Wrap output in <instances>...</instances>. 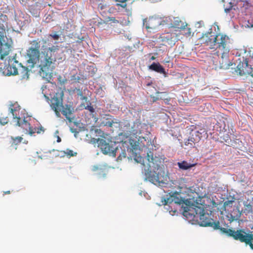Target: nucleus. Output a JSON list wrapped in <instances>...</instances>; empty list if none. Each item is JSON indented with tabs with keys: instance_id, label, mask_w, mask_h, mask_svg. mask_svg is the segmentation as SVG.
I'll list each match as a JSON object with an SVG mask.
<instances>
[{
	"instance_id": "f257e3e1",
	"label": "nucleus",
	"mask_w": 253,
	"mask_h": 253,
	"mask_svg": "<svg viewBox=\"0 0 253 253\" xmlns=\"http://www.w3.org/2000/svg\"><path fill=\"white\" fill-rule=\"evenodd\" d=\"M58 45H52L51 47L45 48L42 52L40 56V51L29 48L27 51L28 57L27 62L31 64L29 66L32 68L37 63L40 68L39 74L43 79L48 80L51 79L52 72L54 69V64L56 61L61 59L59 56L60 52Z\"/></svg>"
},
{
	"instance_id": "f03ea898",
	"label": "nucleus",
	"mask_w": 253,
	"mask_h": 253,
	"mask_svg": "<svg viewBox=\"0 0 253 253\" xmlns=\"http://www.w3.org/2000/svg\"><path fill=\"white\" fill-rule=\"evenodd\" d=\"M201 39L211 49H214L215 54L219 56V53H229L230 39L226 35L215 34L211 30L204 34Z\"/></svg>"
},
{
	"instance_id": "7ed1b4c3",
	"label": "nucleus",
	"mask_w": 253,
	"mask_h": 253,
	"mask_svg": "<svg viewBox=\"0 0 253 253\" xmlns=\"http://www.w3.org/2000/svg\"><path fill=\"white\" fill-rule=\"evenodd\" d=\"M147 160L148 162L146 165L143 164L146 179L155 185L165 186L166 183L164 181V177L160 175L159 172L156 171V170H158L160 168L162 163L160 158L154 157L148 153Z\"/></svg>"
},
{
	"instance_id": "20e7f679",
	"label": "nucleus",
	"mask_w": 253,
	"mask_h": 253,
	"mask_svg": "<svg viewBox=\"0 0 253 253\" xmlns=\"http://www.w3.org/2000/svg\"><path fill=\"white\" fill-rule=\"evenodd\" d=\"M183 208V215L187 218H199V223L202 226H210L214 229H220L222 227H220V223L218 221H213L208 213H205L204 209L200 207H195V208L185 206L181 207Z\"/></svg>"
},
{
	"instance_id": "39448f33",
	"label": "nucleus",
	"mask_w": 253,
	"mask_h": 253,
	"mask_svg": "<svg viewBox=\"0 0 253 253\" xmlns=\"http://www.w3.org/2000/svg\"><path fill=\"white\" fill-rule=\"evenodd\" d=\"M64 93L61 91L60 93H56L51 98L50 102V106L54 111L57 117H60V112L66 117V119L71 123L73 119L70 117L73 112V109L70 105H66L65 106L63 105V96Z\"/></svg>"
},
{
	"instance_id": "423d86ee",
	"label": "nucleus",
	"mask_w": 253,
	"mask_h": 253,
	"mask_svg": "<svg viewBox=\"0 0 253 253\" xmlns=\"http://www.w3.org/2000/svg\"><path fill=\"white\" fill-rule=\"evenodd\" d=\"M20 109V106L18 105L14 108H10V112L13 116V122L16 126L20 127L25 133L28 134L31 136H32L35 133L40 134L44 132V129L42 126L33 127L29 121L26 120L25 118L22 119L18 116L17 112Z\"/></svg>"
},
{
	"instance_id": "0eeeda50",
	"label": "nucleus",
	"mask_w": 253,
	"mask_h": 253,
	"mask_svg": "<svg viewBox=\"0 0 253 253\" xmlns=\"http://www.w3.org/2000/svg\"><path fill=\"white\" fill-rule=\"evenodd\" d=\"M150 133L148 130V126L146 124L136 121L133 123L128 134L131 137L137 139L138 145L145 146L149 144L148 135Z\"/></svg>"
},
{
	"instance_id": "6e6552de",
	"label": "nucleus",
	"mask_w": 253,
	"mask_h": 253,
	"mask_svg": "<svg viewBox=\"0 0 253 253\" xmlns=\"http://www.w3.org/2000/svg\"><path fill=\"white\" fill-rule=\"evenodd\" d=\"M252 231L249 230L247 232L244 229H238L236 231L232 229L222 228L220 231L227 236L232 237L234 240L245 243L250 246L253 250V229Z\"/></svg>"
},
{
	"instance_id": "1a4fd4ad",
	"label": "nucleus",
	"mask_w": 253,
	"mask_h": 253,
	"mask_svg": "<svg viewBox=\"0 0 253 253\" xmlns=\"http://www.w3.org/2000/svg\"><path fill=\"white\" fill-rule=\"evenodd\" d=\"M250 57L240 56L236 61L237 68L241 75L248 74L253 77V52H250Z\"/></svg>"
},
{
	"instance_id": "9d476101",
	"label": "nucleus",
	"mask_w": 253,
	"mask_h": 253,
	"mask_svg": "<svg viewBox=\"0 0 253 253\" xmlns=\"http://www.w3.org/2000/svg\"><path fill=\"white\" fill-rule=\"evenodd\" d=\"M187 200H185L183 199H178L173 196H171L170 197L168 198L162 197L161 199L162 205L164 206H168L169 207L168 208H166V209L169 211L170 213L171 212L174 213L177 212V209L175 208V205L185 204L187 206Z\"/></svg>"
},
{
	"instance_id": "9b49d317",
	"label": "nucleus",
	"mask_w": 253,
	"mask_h": 253,
	"mask_svg": "<svg viewBox=\"0 0 253 253\" xmlns=\"http://www.w3.org/2000/svg\"><path fill=\"white\" fill-rule=\"evenodd\" d=\"M98 147L101 149L102 153L104 154H108L110 156L115 157L117 152L118 148H114L112 145H110L105 140L102 138L97 139Z\"/></svg>"
},
{
	"instance_id": "f8f14e48",
	"label": "nucleus",
	"mask_w": 253,
	"mask_h": 253,
	"mask_svg": "<svg viewBox=\"0 0 253 253\" xmlns=\"http://www.w3.org/2000/svg\"><path fill=\"white\" fill-rule=\"evenodd\" d=\"M205 132L206 131L204 128H201L199 130H192L187 141L185 142V145H190V147H194L195 143L200 141L202 137V134Z\"/></svg>"
},
{
	"instance_id": "ddd939ff",
	"label": "nucleus",
	"mask_w": 253,
	"mask_h": 253,
	"mask_svg": "<svg viewBox=\"0 0 253 253\" xmlns=\"http://www.w3.org/2000/svg\"><path fill=\"white\" fill-rule=\"evenodd\" d=\"M161 39L164 44L172 46L179 39L178 35L174 32H168L162 34Z\"/></svg>"
},
{
	"instance_id": "4468645a",
	"label": "nucleus",
	"mask_w": 253,
	"mask_h": 253,
	"mask_svg": "<svg viewBox=\"0 0 253 253\" xmlns=\"http://www.w3.org/2000/svg\"><path fill=\"white\" fill-rule=\"evenodd\" d=\"M100 125L112 127L114 124H118L119 122L117 120L114 119L113 116L109 114L104 115L101 118Z\"/></svg>"
},
{
	"instance_id": "2eb2a0df",
	"label": "nucleus",
	"mask_w": 253,
	"mask_h": 253,
	"mask_svg": "<svg viewBox=\"0 0 253 253\" xmlns=\"http://www.w3.org/2000/svg\"><path fill=\"white\" fill-rule=\"evenodd\" d=\"M221 55V60H219L220 68L227 69L232 65L229 61L228 53H219V56Z\"/></svg>"
},
{
	"instance_id": "dca6fc26",
	"label": "nucleus",
	"mask_w": 253,
	"mask_h": 253,
	"mask_svg": "<svg viewBox=\"0 0 253 253\" xmlns=\"http://www.w3.org/2000/svg\"><path fill=\"white\" fill-rule=\"evenodd\" d=\"M172 25L173 27L179 29L180 30L187 26L186 22L179 17H174L173 18Z\"/></svg>"
},
{
	"instance_id": "f3484780",
	"label": "nucleus",
	"mask_w": 253,
	"mask_h": 253,
	"mask_svg": "<svg viewBox=\"0 0 253 253\" xmlns=\"http://www.w3.org/2000/svg\"><path fill=\"white\" fill-rule=\"evenodd\" d=\"M149 69L157 73L163 74L165 75V76H166L165 69L159 63L153 62L149 66Z\"/></svg>"
},
{
	"instance_id": "a211bd4d",
	"label": "nucleus",
	"mask_w": 253,
	"mask_h": 253,
	"mask_svg": "<svg viewBox=\"0 0 253 253\" xmlns=\"http://www.w3.org/2000/svg\"><path fill=\"white\" fill-rule=\"evenodd\" d=\"M78 90L79 91L78 95L82 96V100H85L86 102V105H85L84 103H82V105L84 106L85 109L88 110L91 113H93L94 112V109L93 106L91 105V104L90 102L88 100L87 97L86 96H83L82 91L80 89H78Z\"/></svg>"
},
{
	"instance_id": "6ab92c4d",
	"label": "nucleus",
	"mask_w": 253,
	"mask_h": 253,
	"mask_svg": "<svg viewBox=\"0 0 253 253\" xmlns=\"http://www.w3.org/2000/svg\"><path fill=\"white\" fill-rule=\"evenodd\" d=\"M177 165L179 169L183 170H186L191 168L193 165L188 163L187 162L183 161L182 162H178Z\"/></svg>"
},
{
	"instance_id": "aec40b11",
	"label": "nucleus",
	"mask_w": 253,
	"mask_h": 253,
	"mask_svg": "<svg viewBox=\"0 0 253 253\" xmlns=\"http://www.w3.org/2000/svg\"><path fill=\"white\" fill-rule=\"evenodd\" d=\"M40 41L38 39L36 40H33L31 42V46L29 48H33L35 50H37L40 51L41 47V43Z\"/></svg>"
},
{
	"instance_id": "412c9836",
	"label": "nucleus",
	"mask_w": 253,
	"mask_h": 253,
	"mask_svg": "<svg viewBox=\"0 0 253 253\" xmlns=\"http://www.w3.org/2000/svg\"><path fill=\"white\" fill-rule=\"evenodd\" d=\"M180 31H182V34L186 37H189L191 35V29L188 27L187 26L185 27L184 28H182Z\"/></svg>"
},
{
	"instance_id": "4be33fe9",
	"label": "nucleus",
	"mask_w": 253,
	"mask_h": 253,
	"mask_svg": "<svg viewBox=\"0 0 253 253\" xmlns=\"http://www.w3.org/2000/svg\"><path fill=\"white\" fill-rule=\"evenodd\" d=\"M11 139L12 140V143L15 145H17L20 143L23 140V138L21 136H17V137H11Z\"/></svg>"
},
{
	"instance_id": "5701e85b",
	"label": "nucleus",
	"mask_w": 253,
	"mask_h": 253,
	"mask_svg": "<svg viewBox=\"0 0 253 253\" xmlns=\"http://www.w3.org/2000/svg\"><path fill=\"white\" fill-rule=\"evenodd\" d=\"M64 153L69 157L76 156L77 154V152H75L73 150L69 149H66V151H64Z\"/></svg>"
},
{
	"instance_id": "b1692460",
	"label": "nucleus",
	"mask_w": 253,
	"mask_h": 253,
	"mask_svg": "<svg viewBox=\"0 0 253 253\" xmlns=\"http://www.w3.org/2000/svg\"><path fill=\"white\" fill-rule=\"evenodd\" d=\"M49 37H51L54 40H58L60 35L57 34V32H54L49 34Z\"/></svg>"
},
{
	"instance_id": "393cba45",
	"label": "nucleus",
	"mask_w": 253,
	"mask_h": 253,
	"mask_svg": "<svg viewBox=\"0 0 253 253\" xmlns=\"http://www.w3.org/2000/svg\"><path fill=\"white\" fill-rule=\"evenodd\" d=\"M9 122V119L8 118V117H1V118H0V124L2 125H4L8 123V122Z\"/></svg>"
},
{
	"instance_id": "a878e982",
	"label": "nucleus",
	"mask_w": 253,
	"mask_h": 253,
	"mask_svg": "<svg viewBox=\"0 0 253 253\" xmlns=\"http://www.w3.org/2000/svg\"><path fill=\"white\" fill-rule=\"evenodd\" d=\"M24 73L23 74V75H22V78L24 79V78H27L28 79L29 78V71L28 70L27 68L26 69H25L24 70Z\"/></svg>"
},
{
	"instance_id": "bb28decb",
	"label": "nucleus",
	"mask_w": 253,
	"mask_h": 253,
	"mask_svg": "<svg viewBox=\"0 0 253 253\" xmlns=\"http://www.w3.org/2000/svg\"><path fill=\"white\" fill-rule=\"evenodd\" d=\"M229 6L228 7H225L224 8V11L226 13H228L230 12V11L232 9V7H233V5L232 4V3L231 2H230L229 3Z\"/></svg>"
},
{
	"instance_id": "cd10ccee",
	"label": "nucleus",
	"mask_w": 253,
	"mask_h": 253,
	"mask_svg": "<svg viewBox=\"0 0 253 253\" xmlns=\"http://www.w3.org/2000/svg\"><path fill=\"white\" fill-rule=\"evenodd\" d=\"M109 21H111L114 23H119V20L116 19L115 17H109Z\"/></svg>"
},
{
	"instance_id": "c85d7f7f",
	"label": "nucleus",
	"mask_w": 253,
	"mask_h": 253,
	"mask_svg": "<svg viewBox=\"0 0 253 253\" xmlns=\"http://www.w3.org/2000/svg\"><path fill=\"white\" fill-rule=\"evenodd\" d=\"M153 20L152 19H149V21H148V22H149V25H147V24L146 25V28L148 29H154L155 28V26H150V24L152 22Z\"/></svg>"
},
{
	"instance_id": "c756f323",
	"label": "nucleus",
	"mask_w": 253,
	"mask_h": 253,
	"mask_svg": "<svg viewBox=\"0 0 253 253\" xmlns=\"http://www.w3.org/2000/svg\"><path fill=\"white\" fill-rule=\"evenodd\" d=\"M116 6H120V7H121L122 8H125L126 7L127 4H126V2H125V3H121V2H120V3H117L116 4Z\"/></svg>"
},
{
	"instance_id": "7c9ffc66",
	"label": "nucleus",
	"mask_w": 253,
	"mask_h": 253,
	"mask_svg": "<svg viewBox=\"0 0 253 253\" xmlns=\"http://www.w3.org/2000/svg\"><path fill=\"white\" fill-rule=\"evenodd\" d=\"M126 152L124 151L123 152H122V154L120 155L118 157V160H122L123 158H126Z\"/></svg>"
},
{
	"instance_id": "2f4dec72",
	"label": "nucleus",
	"mask_w": 253,
	"mask_h": 253,
	"mask_svg": "<svg viewBox=\"0 0 253 253\" xmlns=\"http://www.w3.org/2000/svg\"><path fill=\"white\" fill-rule=\"evenodd\" d=\"M161 93L159 92H157V96L156 97V98L154 99L155 101L157 100H158L159 99H162V97H159V94H160Z\"/></svg>"
},
{
	"instance_id": "473e14b6",
	"label": "nucleus",
	"mask_w": 253,
	"mask_h": 253,
	"mask_svg": "<svg viewBox=\"0 0 253 253\" xmlns=\"http://www.w3.org/2000/svg\"><path fill=\"white\" fill-rule=\"evenodd\" d=\"M99 134H100V135L101 136H102L103 137H104V133L102 131H101V130H99Z\"/></svg>"
},
{
	"instance_id": "72a5a7b5",
	"label": "nucleus",
	"mask_w": 253,
	"mask_h": 253,
	"mask_svg": "<svg viewBox=\"0 0 253 253\" xmlns=\"http://www.w3.org/2000/svg\"><path fill=\"white\" fill-rule=\"evenodd\" d=\"M156 59V57L155 56H152L151 58H150V61H152V60H154L155 59Z\"/></svg>"
},
{
	"instance_id": "f704fd0d",
	"label": "nucleus",
	"mask_w": 253,
	"mask_h": 253,
	"mask_svg": "<svg viewBox=\"0 0 253 253\" xmlns=\"http://www.w3.org/2000/svg\"><path fill=\"white\" fill-rule=\"evenodd\" d=\"M10 193V191H5L4 192V194H4H9Z\"/></svg>"
},
{
	"instance_id": "c9c22d12",
	"label": "nucleus",
	"mask_w": 253,
	"mask_h": 253,
	"mask_svg": "<svg viewBox=\"0 0 253 253\" xmlns=\"http://www.w3.org/2000/svg\"><path fill=\"white\" fill-rule=\"evenodd\" d=\"M57 141L58 142H60L61 141V138L59 136H58V138H57Z\"/></svg>"
},
{
	"instance_id": "e433bc0d",
	"label": "nucleus",
	"mask_w": 253,
	"mask_h": 253,
	"mask_svg": "<svg viewBox=\"0 0 253 253\" xmlns=\"http://www.w3.org/2000/svg\"><path fill=\"white\" fill-rule=\"evenodd\" d=\"M17 73V69H15V71H14L13 74H16Z\"/></svg>"
},
{
	"instance_id": "4c0bfd02",
	"label": "nucleus",
	"mask_w": 253,
	"mask_h": 253,
	"mask_svg": "<svg viewBox=\"0 0 253 253\" xmlns=\"http://www.w3.org/2000/svg\"><path fill=\"white\" fill-rule=\"evenodd\" d=\"M84 102L83 103H84L85 105H86V102L85 100H84Z\"/></svg>"
},
{
	"instance_id": "58836bf2",
	"label": "nucleus",
	"mask_w": 253,
	"mask_h": 253,
	"mask_svg": "<svg viewBox=\"0 0 253 253\" xmlns=\"http://www.w3.org/2000/svg\"><path fill=\"white\" fill-rule=\"evenodd\" d=\"M115 1H118V2H120V0H114Z\"/></svg>"
},
{
	"instance_id": "ea45409f",
	"label": "nucleus",
	"mask_w": 253,
	"mask_h": 253,
	"mask_svg": "<svg viewBox=\"0 0 253 253\" xmlns=\"http://www.w3.org/2000/svg\"><path fill=\"white\" fill-rule=\"evenodd\" d=\"M151 83H148V84H147V85H151Z\"/></svg>"
},
{
	"instance_id": "a19ab883",
	"label": "nucleus",
	"mask_w": 253,
	"mask_h": 253,
	"mask_svg": "<svg viewBox=\"0 0 253 253\" xmlns=\"http://www.w3.org/2000/svg\"><path fill=\"white\" fill-rule=\"evenodd\" d=\"M251 27H253V24H252Z\"/></svg>"
},
{
	"instance_id": "79ce46f5",
	"label": "nucleus",
	"mask_w": 253,
	"mask_h": 253,
	"mask_svg": "<svg viewBox=\"0 0 253 253\" xmlns=\"http://www.w3.org/2000/svg\"><path fill=\"white\" fill-rule=\"evenodd\" d=\"M251 229L253 230V226L252 227H251Z\"/></svg>"
}]
</instances>
